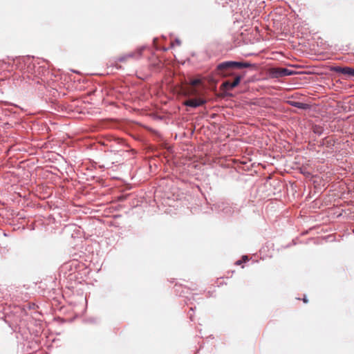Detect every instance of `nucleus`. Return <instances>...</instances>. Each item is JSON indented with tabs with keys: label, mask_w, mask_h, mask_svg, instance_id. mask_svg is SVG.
<instances>
[{
	"label": "nucleus",
	"mask_w": 354,
	"mask_h": 354,
	"mask_svg": "<svg viewBox=\"0 0 354 354\" xmlns=\"http://www.w3.org/2000/svg\"><path fill=\"white\" fill-rule=\"evenodd\" d=\"M142 49L140 48L136 50L135 52L129 53L128 54H126L123 56H121L118 58V60L121 62H126L128 59L132 58V59H138L142 55Z\"/></svg>",
	"instance_id": "3"
},
{
	"label": "nucleus",
	"mask_w": 354,
	"mask_h": 354,
	"mask_svg": "<svg viewBox=\"0 0 354 354\" xmlns=\"http://www.w3.org/2000/svg\"><path fill=\"white\" fill-rule=\"evenodd\" d=\"M270 74L274 77H282V68H272L270 69Z\"/></svg>",
	"instance_id": "6"
},
{
	"label": "nucleus",
	"mask_w": 354,
	"mask_h": 354,
	"mask_svg": "<svg viewBox=\"0 0 354 354\" xmlns=\"http://www.w3.org/2000/svg\"><path fill=\"white\" fill-rule=\"evenodd\" d=\"M242 76H236L234 81L233 82H231V87H233V88H235L236 86H237L240 82H241V80L242 79Z\"/></svg>",
	"instance_id": "8"
},
{
	"label": "nucleus",
	"mask_w": 354,
	"mask_h": 354,
	"mask_svg": "<svg viewBox=\"0 0 354 354\" xmlns=\"http://www.w3.org/2000/svg\"><path fill=\"white\" fill-rule=\"evenodd\" d=\"M243 259L244 261H246L248 259L247 256H244V257H243Z\"/></svg>",
	"instance_id": "12"
},
{
	"label": "nucleus",
	"mask_w": 354,
	"mask_h": 354,
	"mask_svg": "<svg viewBox=\"0 0 354 354\" xmlns=\"http://www.w3.org/2000/svg\"><path fill=\"white\" fill-rule=\"evenodd\" d=\"M231 84L230 81H225L222 84L221 87L225 90H232L234 88L231 87Z\"/></svg>",
	"instance_id": "9"
},
{
	"label": "nucleus",
	"mask_w": 354,
	"mask_h": 354,
	"mask_svg": "<svg viewBox=\"0 0 354 354\" xmlns=\"http://www.w3.org/2000/svg\"><path fill=\"white\" fill-rule=\"evenodd\" d=\"M251 66L252 64L248 62L228 61L219 64L214 73L216 75L226 77L232 75V71L234 68H249Z\"/></svg>",
	"instance_id": "1"
},
{
	"label": "nucleus",
	"mask_w": 354,
	"mask_h": 354,
	"mask_svg": "<svg viewBox=\"0 0 354 354\" xmlns=\"http://www.w3.org/2000/svg\"><path fill=\"white\" fill-rule=\"evenodd\" d=\"M240 263H241V261H238L236 262V264H240Z\"/></svg>",
	"instance_id": "14"
},
{
	"label": "nucleus",
	"mask_w": 354,
	"mask_h": 354,
	"mask_svg": "<svg viewBox=\"0 0 354 354\" xmlns=\"http://www.w3.org/2000/svg\"><path fill=\"white\" fill-rule=\"evenodd\" d=\"M288 103L294 107H297L301 109H306L309 107L308 104L300 102L288 101Z\"/></svg>",
	"instance_id": "5"
},
{
	"label": "nucleus",
	"mask_w": 354,
	"mask_h": 354,
	"mask_svg": "<svg viewBox=\"0 0 354 354\" xmlns=\"http://www.w3.org/2000/svg\"><path fill=\"white\" fill-rule=\"evenodd\" d=\"M304 302L307 303L308 300L306 299H304Z\"/></svg>",
	"instance_id": "13"
},
{
	"label": "nucleus",
	"mask_w": 354,
	"mask_h": 354,
	"mask_svg": "<svg viewBox=\"0 0 354 354\" xmlns=\"http://www.w3.org/2000/svg\"><path fill=\"white\" fill-rule=\"evenodd\" d=\"M331 71L342 73L349 77H354V68L350 67L333 66Z\"/></svg>",
	"instance_id": "2"
},
{
	"label": "nucleus",
	"mask_w": 354,
	"mask_h": 354,
	"mask_svg": "<svg viewBox=\"0 0 354 354\" xmlns=\"http://www.w3.org/2000/svg\"><path fill=\"white\" fill-rule=\"evenodd\" d=\"M185 92V94L187 95H196L198 94V91L196 90V88L190 85L187 86Z\"/></svg>",
	"instance_id": "7"
},
{
	"label": "nucleus",
	"mask_w": 354,
	"mask_h": 354,
	"mask_svg": "<svg viewBox=\"0 0 354 354\" xmlns=\"http://www.w3.org/2000/svg\"><path fill=\"white\" fill-rule=\"evenodd\" d=\"M293 73L287 68H282V77L292 75Z\"/></svg>",
	"instance_id": "10"
},
{
	"label": "nucleus",
	"mask_w": 354,
	"mask_h": 354,
	"mask_svg": "<svg viewBox=\"0 0 354 354\" xmlns=\"http://www.w3.org/2000/svg\"><path fill=\"white\" fill-rule=\"evenodd\" d=\"M201 83V81L199 79L192 80L190 82V86L195 87L197 85L200 84Z\"/></svg>",
	"instance_id": "11"
},
{
	"label": "nucleus",
	"mask_w": 354,
	"mask_h": 354,
	"mask_svg": "<svg viewBox=\"0 0 354 354\" xmlns=\"http://www.w3.org/2000/svg\"><path fill=\"white\" fill-rule=\"evenodd\" d=\"M205 103V100L201 98H193L186 100L184 104L192 107H198L203 105Z\"/></svg>",
	"instance_id": "4"
}]
</instances>
